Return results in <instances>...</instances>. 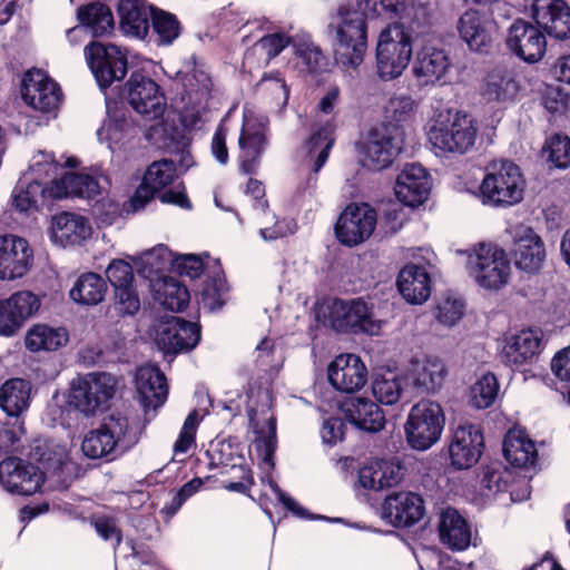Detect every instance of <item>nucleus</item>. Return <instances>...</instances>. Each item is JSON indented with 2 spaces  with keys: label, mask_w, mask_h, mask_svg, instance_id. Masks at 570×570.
<instances>
[{
  "label": "nucleus",
  "mask_w": 570,
  "mask_h": 570,
  "mask_svg": "<svg viewBox=\"0 0 570 570\" xmlns=\"http://www.w3.org/2000/svg\"><path fill=\"white\" fill-rule=\"evenodd\" d=\"M519 90L512 72L504 67H495L487 75L482 87V96L489 101H508Z\"/></svg>",
  "instance_id": "nucleus-39"
},
{
  "label": "nucleus",
  "mask_w": 570,
  "mask_h": 570,
  "mask_svg": "<svg viewBox=\"0 0 570 570\" xmlns=\"http://www.w3.org/2000/svg\"><path fill=\"white\" fill-rule=\"evenodd\" d=\"M261 86L272 95V99L276 107L283 108L286 106L289 90L279 72L265 76L262 79Z\"/></svg>",
  "instance_id": "nucleus-61"
},
{
  "label": "nucleus",
  "mask_w": 570,
  "mask_h": 570,
  "mask_svg": "<svg viewBox=\"0 0 570 570\" xmlns=\"http://www.w3.org/2000/svg\"><path fill=\"white\" fill-rule=\"evenodd\" d=\"M416 109L417 102L412 96L406 94L393 95L383 107L384 124L381 126L402 129V125L414 118Z\"/></svg>",
  "instance_id": "nucleus-46"
},
{
  "label": "nucleus",
  "mask_w": 570,
  "mask_h": 570,
  "mask_svg": "<svg viewBox=\"0 0 570 570\" xmlns=\"http://www.w3.org/2000/svg\"><path fill=\"white\" fill-rule=\"evenodd\" d=\"M114 307L121 315H135L140 308V298L134 285L114 289Z\"/></svg>",
  "instance_id": "nucleus-57"
},
{
  "label": "nucleus",
  "mask_w": 570,
  "mask_h": 570,
  "mask_svg": "<svg viewBox=\"0 0 570 570\" xmlns=\"http://www.w3.org/2000/svg\"><path fill=\"white\" fill-rule=\"evenodd\" d=\"M404 132L396 127L377 126L356 145L363 166L372 170L389 167L403 146Z\"/></svg>",
  "instance_id": "nucleus-9"
},
{
  "label": "nucleus",
  "mask_w": 570,
  "mask_h": 570,
  "mask_svg": "<svg viewBox=\"0 0 570 570\" xmlns=\"http://www.w3.org/2000/svg\"><path fill=\"white\" fill-rule=\"evenodd\" d=\"M128 420L117 413L111 414L105 423L88 432L81 443L82 453L90 459H100L116 454L118 449L129 446L126 442Z\"/></svg>",
  "instance_id": "nucleus-10"
},
{
  "label": "nucleus",
  "mask_w": 570,
  "mask_h": 570,
  "mask_svg": "<svg viewBox=\"0 0 570 570\" xmlns=\"http://www.w3.org/2000/svg\"><path fill=\"white\" fill-rule=\"evenodd\" d=\"M155 299L173 312L183 311L189 302V293L185 285L174 277H164L153 285Z\"/></svg>",
  "instance_id": "nucleus-41"
},
{
  "label": "nucleus",
  "mask_w": 570,
  "mask_h": 570,
  "mask_svg": "<svg viewBox=\"0 0 570 570\" xmlns=\"http://www.w3.org/2000/svg\"><path fill=\"white\" fill-rule=\"evenodd\" d=\"M142 178L146 179L148 186L161 191L176 180V164L169 159L156 160L147 167Z\"/></svg>",
  "instance_id": "nucleus-52"
},
{
  "label": "nucleus",
  "mask_w": 570,
  "mask_h": 570,
  "mask_svg": "<svg viewBox=\"0 0 570 570\" xmlns=\"http://www.w3.org/2000/svg\"><path fill=\"white\" fill-rule=\"evenodd\" d=\"M136 135V129L124 114H115L98 129V139L108 142L110 150L122 147Z\"/></svg>",
  "instance_id": "nucleus-47"
},
{
  "label": "nucleus",
  "mask_w": 570,
  "mask_h": 570,
  "mask_svg": "<svg viewBox=\"0 0 570 570\" xmlns=\"http://www.w3.org/2000/svg\"><path fill=\"white\" fill-rule=\"evenodd\" d=\"M476 127L473 119L459 111L439 110L428 131L429 141L442 153H466L475 141Z\"/></svg>",
  "instance_id": "nucleus-4"
},
{
  "label": "nucleus",
  "mask_w": 570,
  "mask_h": 570,
  "mask_svg": "<svg viewBox=\"0 0 570 570\" xmlns=\"http://www.w3.org/2000/svg\"><path fill=\"white\" fill-rule=\"evenodd\" d=\"M503 455L511 465L517 468L532 466L537 461L534 443L517 430L509 431L504 436Z\"/></svg>",
  "instance_id": "nucleus-38"
},
{
  "label": "nucleus",
  "mask_w": 570,
  "mask_h": 570,
  "mask_svg": "<svg viewBox=\"0 0 570 570\" xmlns=\"http://www.w3.org/2000/svg\"><path fill=\"white\" fill-rule=\"evenodd\" d=\"M402 8L403 0H355L340 4L327 24L336 62L344 68H357L366 51V18L392 19Z\"/></svg>",
  "instance_id": "nucleus-1"
},
{
  "label": "nucleus",
  "mask_w": 570,
  "mask_h": 570,
  "mask_svg": "<svg viewBox=\"0 0 570 570\" xmlns=\"http://www.w3.org/2000/svg\"><path fill=\"white\" fill-rule=\"evenodd\" d=\"M91 232L88 218L82 215L63 212L51 218L50 238L63 247L82 243Z\"/></svg>",
  "instance_id": "nucleus-29"
},
{
  "label": "nucleus",
  "mask_w": 570,
  "mask_h": 570,
  "mask_svg": "<svg viewBox=\"0 0 570 570\" xmlns=\"http://www.w3.org/2000/svg\"><path fill=\"white\" fill-rule=\"evenodd\" d=\"M40 298L30 291H20L0 301V335L12 336L40 308Z\"/></svg>",
  "instance_id": "nucleus-17"
},
{
  "label": "nucleus",
  "mask_w": 570,
  "mask_h": 570,
  "mask_svg": "<svg viewBox=\"0 0 570 570\" xmlns=\"http://www.w3.org/2000/svg\"><path fill=\"white\" fill-rule=\"evenodd\" d=\"M327 375L335 390L355 393L365 385L367 370L360 356L341 354L328 365Z\"/></svg>",
  "instance_id": "nucleus-24"
},
{
  "label": "nucleus",
  "mask_w": 570,
  "mask_h": 570,
  "mask_svg": "<svg viewBox=\"0 0 570 570\" xmlns=\"http://www.w3.org/2000/svg\"><path fill=\"white\" fill-rule=\"evenodd\" d=\"M107 293L105 279L96 273L80 275L70 289V297L79 304L97 305Z\"/></svg>",
  "instance_id": "nucleus-45"
},
{
  "label": "nucleus",
  "mask_w": 570,
  "mask_h": 570,
  "mask_svg": "<svg viewBox=\"0 0 570 570\" xmlns=\"http://www.w3.org/2000/svg\"><path fill=\"white\" fill-rule=\"evenodd\" d=\"M198 428V414L191 411L180 430L178 439L174 444V453L176 456L186 454L190 449L196 446V432Z\"/></svg>",
  "instance_id": "nucleus-58"
},
{
  "label": "nucleus",
  "mask_w": 570,
  "mask_h": 570,
  "mask_svg": "<svg viewBox=\"0 0 570 570\" xmlns=\"http://www.w3.org/2000/svg\"><path fill=\"white\" fill-rule=\"evenodd\" d=\"M513 258L515 267L528 274H535L543 267L547 258L546 246L532 228H515Z\"/></svg>",
  "instance_id": "nucleus-20"
},
{
  "label": "nucleus",
  "mask_w": 570,
  "mask_h": 570,
  "mask_svg": "<svg viewBox=\"0 0 570 570\" xmlns=\"http://www.w3.org/2000/svg\"><path fill=\"white\" fill-rule=\"evenodd\" d=\"M456 30L470 51L488 53L497 36V22L485 12L468 9L458 19Z\"/></svg>",
  "instance_id": "nucleus-14"
},
{
  "label": "nucleus",
  "mask_w": 570,
  "mask_h": 570,
  "mask_svg": "<svg viewBox=\"0 0 570 570\" xmlns=\"http://www.w3.org/2000/svg\"><path fill=\"white\" fill-rule=\"evenodd\" d=\"M498 391L497 377L491 373L484 374L472 385L470 403L476 409H487L493 404Z\"/></svg>",
  "instance_id": "nucleus-53"
},
{
  "label": "nucleus",
  "mask_w": 570,
  "mask_h": 570,
  "mask_svg": "<svg viewBox=\"0 0 570 570\" xmlns=\"http://www.w3.org/2000/svg\"><path fill=\"white\" fill-rule=\"evenodd\" d=\"M115 380L106 373L75 377L69 385L68 405L86 417L102 412L115 394Z\"/></svg>",
  "instance_id": "nucleus-5"
},
{
  "label": "nucleus",
  "mask_w": 570,
  "mask_h": 570,
  "mask_svg": "<svg viewBox=\"0 0 570 570\" xmlns=\"http://www.w3.org/2000/svg\"><path fill=\"white\" fill-rule=\"evenodd\" d=\"M397 287L406 302L422 304L431 295L430 274L420 263L407 264L399 273Z\"/></svg>",
  "instance_id": "nucleus-31"
},
{
  "label": "nucleus",
  "mask_w": 570,
  "mask_h": 570,
  "mask_svg": "<svg viewBox=\"0 0 570 570\" xmlns=\"http://www.w3.org/2000/svg\"><path fill=\"white\" fill-rule=\"evenodd\" d=\"M466 268L474 282L488 289L505 285L511 272L504 250L491 244H480L470 253Z\"/></svg>",
  "instance_id": "nucleus-8"
},
{
  "label": "nucleus",
  "mask_w": 570,
  "mask_h": 570,
  "mask_svg": "<svg viewBox=\"0 0 570 570\" xmlns=\"http://www.w3.org/2000/svg\"><path fill=\"white\" fill-rule=\"evenodd\" d=\"M464 314V304L460 298L443 297L436 306V320L445 325H455Z\"/></svg>",
  "instance_id": "nucleus-59"
},
{
  "label": "nucleus",
  "mask_w": 570,
  "mask_h": 570,
  "mask_svg": "<svg viewBox=\"0 0 570 570\" xmlns=\"http://www.w3.org/2000/svg\"><path fill=\"white\" fill-rule=\"evenodd\" d=\"M512 479V473L500 463H493L482 469L480 475V493L484 498H492L504 492Z\"/></svg>",
  "instance_id": "nucleus-49"
},
{
  "label": "nucleus",
  "mask_w": 570,
  "mask_h": 570,
  "mask_svg": "<svg viewBox=\"0 0 570 570\" xmlns=\"http://www.w3.org/2000/svg\"><path fill=\"white\" fill-rule=\"evenodd\" d=\"M87 62L101 88L121 80L127 73L126 53L115 45L91 42L85 48Z\"/></svg>",
  "instance_id": "nucleus-12"
},
{
  "label": "nucleus",
  "mask_w": 570,
  "mask_h": 570,
  "mask_svg": "<svg viewBox=\"0 0 570 570\" xmlns=\"http://www.w3.org/2000/svg\"><path fill=\"white\" fill-rule=\"evenodd\" d=\"M32 249L26 239L14 235L0 237V278L22 277L31 267Z\"/></svg>",
  "instance_id": "nucleus-27"
},
{
  "label": "nucleus",
  "mask_w": 570,
  "mask_h": 570,
  "mask_svg": "<svg viewBox=\"0 0 570 570\" xmlns=\"http://www.w3.org/2000/svg\"><path fill=\"white\" fill-rule=\"evenodd\" d=\"M60 169L51 154L38 153L29 169L19 179L13 195V206L22 213L38 210L49 202L66 196L62 185H56Z\"/></svg>",
  "instance_id": "nucleus-2"
},
{
  "label": "nucleus",
  "mask_w": 570,
  "mask_h": 570,
  "mask_svg": "<svg viewBox=\"0 0 570 570\" xmlns=\"http://www.w3.org/2000/svg\"><path fill=\"white\" fill-rule=\"evenodd\" d=\"M335 125L333 120H326L325 124L308 140L311 154H316L313 171L317 174L327 161L330 150L334 144Z\"/></svg>",
  "instance_id": "nucleus-50"
},
{
  "label": "nucleus",
  "mask_w": 570,
  "mask_h": 570,
  "mask_svg": "<svg viewBox=\"0 0 570 570\" xmlns=\"http://www.w3.org/2000/svg\"><path fill=\"white\" fill-rule=\"evenodd\" d=\"M532 17L550 37L570 38V8L563 0H534Z\"/></svg>",
  "instance_id": "nucleus-26"
},
{
  "label": "nucleus",
  "mask_w": 570,
  "mask_h": 570,
  "mask_svg": "<svg viewBox=\"0 0 570 570\" xmlns=\"http://www.w3.org/2000/svg\"><path fill=\"white\" fill-rule=\"evenodd\" d=\"M68 332L63 327H50L38 324L29 330L26 346L32 352L56 351L68 342Z\"/></svg>",
  "instance_id": "nucleus-44"
},
{
  "label": "nucleus",
  "mask_w": 570,
  "mask_h": 570,
  "mask_svg": "<svg viewBox=\"0 0 570 570\" xmlns=\"http://www.w3.org/2000/svg\"><path fill=\"white\" fill-rule=\"evenodd\" d=\"M525 181L520 168L505 159L493 160L485 167L480 185L482 203L493 207H510L523 199Z\"/></svg>",
  "instance_id": "nucleus-3"
},
{
  "label": "nucleus",
  "mask_w": 570,
  "mask_h": 570,
  "mask_svg": "<svg viewBox=\"0 0 570 570\" xmlns=\"http://www.w3.org/2000/svg\"><path fill=\"white\" fill-rule=\"evenodd\" d=\"M200 340L197 324L171 317L158 326L156 343L165 353H178L194 348Z\"/></svg>",
  "instance_id": "nucleus-19"
},
{
  "label": "nucleus",
  "mask_w": 570,
  "mask_h": 570,
  "mask_svg": "<svg viewBox=\"0 0 570 570\" xmlns=\"http://www.w3.org/2000/svg\"><path fill=\"white\" fill-rule=\"evenodd\" d=\"M381 460H372L358 470V484L367 490H382Z\"/></svg>",
  "instance_id": "nucleus-64"
},
{
  "label": "nucleus",
  "mask_w": 570,
  "mask_h": 570,
  "mask_svg": "<svg viewBox=\"0 0 570 570\" xmlns=\"http://www.w3.org/2000/svg\"><path fill=\"white\" fill-rule=\"evenodd\" d=\"M106 276L114 289L134 285L132 267L122 259H114L106 269Z\"/></svg>",
  "instance_id": "nucleus-60"
},
{
  "label": "nucleus",
  "mask_w": 570,
  "mask_h": 570,
  "mask_svg": "<svg viewBox=\"0 0 570 570\" xmlns=\"http://www.w3.org/2000/svg\"><path fill=\"white\" fill-rule=\"evenodd\" d=\"M449 68V58L442 49L424 47L417 52L412 70L420 86H432L445 76Z\"/></svg>",
  "instance_id": "nucleus-33"
},
{
  "label": "nucleus",
  "mask_w": 570,
  "mask_h": 570,
  "mask_svg": "<svg viewBox=\"0 0 570 570\" xmlns=\"http://www.w3.org/2000/svg\"><path fill=\"white\" fill-rule=\"evenodd\" d=\"M482 448L483 435L480 428L470 423L460 424L449 448L452 465L459 470L471 468L479 461Z\"/></svg>",
  "instance_id": "nucleus-21"
},
{
  "label": "nucleus",
  "mask_w": 570,
  "mask_h": 570,
  "mask_svg": "<svg viewBox=\"0 0 570 570\" xmlns=\"http://www.w3.org/2000/svg\"><path fill=\"white\" fill-rule=\"evenodd\" d=\"M507 46L522 60L537 62L546 53L547 41L539 28L524 20H517L509 28Z\"/></svg>",
  "instance_id": "nucleus-18"
},
{
  "label": "nucleus",
  "mask_w": 570,
  "mask_h": 570,
  "mask_svg": "<svg viewBox=\"0 0 570 570\" xmlns=\"http://www.w3.org/2000/svg\"><path fill=\"white\" fill-rule=\"evenodd\" d=\"M136 387L142 406L146 410L160 407L168 394L166 377L154 365H144L137 370Z\"/></svg>",
  "instance_id": "nucleus-30"
},
{
  "label": "nucleus",
  "mask_w": 570,
  "mask_h": 570,
  "mask_svg": "<svg viewBox=\"0 0 570 570\" xmlns=\"http://www.w3.org/2000/svg\"><path fill=\"white\" fill-rule=\"evenodd\" d=\"M446 367L436 356H425L414 360L409 370V379L413 386L423 392H435L444 382Z\"/></svg>",
  "instance_id": "nucleus-36"
},
{
  "label": "nucleus",
  "mask_w": 570,
  "mask_h": 570,
  "mask_svg": "<svg viewBox=\"0 0 570 570\" xmlns=\"http://www.w3.org/2000/svg\"><path fill=\"white\" fill-rule=\"evenodd\" d=\"M154 8L145 0H119V24L124 35L145 39L149 31V20Z\"/></svg>",
  "instance_id": "nucleus-32"
},
{
  "label": "nucleus",
  "mask_w": 570,
  "mask_h": 570,
  "mask_svg": "<svg viewBox=\"0 0 570 570\" xmlns=\"http://www.w3.org/2000/svg\"><path fill=\"white\" fill-rule=\"evenodd\" d=\"M432 179L420 164H407L397 175L395 195L409 207L422 205L429 197Z\"/></svg>",
  "instance_id": "nucleus-23"
},
{
  "label": "nucleus",
  "mask_w": 570,
  "mask_h": 570,
  "mask_svg": "<svg viewBox=\"0 0 570 570\" xmlns=\"http://www.w3.org/2000/svg\"><path fill=\"white\" fill-rule=\"evenodd\" d=\"M542 332L539 328H524L511 336L502 350V357L510 366L530 362L539 354Z\"/></svg>",
  "instance_id": "nucleus-34"
},
{
  "label": "nucleus",
  "mask_w": 570,
  "mask_h": 570,
  "mask_svg": "<svg viewBox=\"0 0 570 570\" xmlns=\"http://www.w3.org/2000/svg\"><path fill=\"white\" fill-rule=\"evenodd\" d=\"M150 19L160 43L169 45L179 36V22L174 14L154 9Z\"/></svg>",
  "instance_id": "nucleus-56"
},
{
  "label": "nucleus",
  "mask_w": 570,
  "mask_h": 570,
  "mask_svg": "<svg viewBox=\"0 0 570 570\" xmlns=\"http://www.w3.org/2000/svg\"><path fill=\"white\" fill-rule=\"evenodd\" d=\"M411 57V37L403 26L394 23L381 31L376 46V72L382 80L399 78Z\"/></svg>",
  "instance_id": "nucleus-6"
},
{
  "label": "nucleus",
  "mask_w": 570,
  "mask_h": 570,
  "mask_svg": "<svg viewBox=\"0 0 570 570\" xmlns=\"http://www.w3.org/2000/svg\"><path fill=\"white\" fill-rule=\"evenodd\" d=\"M405 381V377L396 371L385 370L379 372L372 382V393L380 403L393 405L400 400Z\"/></svg>",
  "instance_id": "nucleus-43"
},
{
  "label": "nucleus",
  "mask_w": 570,
  "mask_h": 570,
  "mask_svg": "<svg viewBox=\"0 0 570 570\" xmlns=\"http://www.w3.org/2000/svg\"><path fill=\"white\" fill-rule=\"evenodd\" d=\"M543 153L557 168H567L570 166V138L564 135H553L547 139Z\"/></svg>",
  "instance_id": "nucleus-55"
},
{
  "label": "nucleus",
  "mask_w": 570,
  "mask_h": 570,
  "mask_svg": "<svg viewBox=\"0 0 570 570\" xmlns=\"http://www.w3.org/2000/svg\"><path fill=\"white\" fill-rule=\"evenodd\" d=\"M423 514V500L413 492L393 493L382 504V517L394 527H410L420 521Z\"/></svg>",
  "instance_id": "nucleus-28"
},
{
  "label": "nucleus",
  "mask_w": 570,
  "mask_h": 570,
  "mask_svg": "<svg viewBox=\"0 0 570 570\" xmlns=\"http://www.w3.org/2000/svg\"><path fill=\"white\" fill-rule=\"evenodd\" d=\"M293 47L295 56L301 59L308 72L316 73L326 68V57L308 37L304 36L294 40Z\"/></svg>",
  "instance_id": "nucleus-51"
},
{
  "label": "nucleus",
  "mask_w": 570,
  "mask_h": 570,
  "mask_svg": "<svg viewBox=\"0 0 570 570\" xmlns=\"http://www.w3.org/2000/svg\"><path fill=\"white\" fill-rule=\"evenodd\" d=\"M128 100L138 114L150 119L160 117L165 109L158 85L140 73H132L128 81Z\"/></svg>",
  "instance_id": "nucleus-25"
},
{
  "label": "nucleus",
  "mask_w": 570,
  "mask_h": 570,
  "mask_svg": "<svg viewBox=\"0 0 570 570\" xmlns=\"http://www.w3.org/2000/svg\"><path fill=\"white\" fill-rule=\"evenodd\" d=\"M247 194L252 197L253 213L266 216L265 223H271L275 218V214L268 210V204L265 197V188L259 180L249 179L247 184Z\"/></svg>",
  "instance_id": "nucleus-63"
},
{
  "label": "nucleus",
  "mask_w": 570,
  "mask_h": 570,
  "mask_svg": "<svg viewBox=\"0 0 570 570\" xmlns=\"http://www.w3.org/2000/svg\"><path fill=\"white\" fill-rule=\"evenodd\" d=\"M331 323L338 332L365 333L379 335L382 321L376 320L368 305L361 298L333 303Z\"/></svg>",
  "instance_id": "nucleus-11"
},
{
  "label": "nucleus",
  "mask_w": 570,
  "mask_h": 570,
  "mask_svg": "<svg viewBox=\"0 0 570 570\" xmlns=\"http://www.w3.org/2000/svg\"><path fill=\"white\" fill-rule=\"evenodd\" d=\"M142 262L150 273H159L174 265L175 259L168 247L158 245L144 254Z\"/></svg>",
  "instance_id": "nucleus-62"
},
{
  "label": "nucleus",
  "mask_w": 570,
  "mask_h": 570,
  "mask_svg": "<svg viewBox=\"0 0 570 570\" xmlns=\"http://www.w3.org/2000/svg\"><path fill=\"white\" fill-rule=\"evenodd\" d=\"M253 218L259 225V234L264 240L271 242L286 237L295 232L296 225L293 220L286 218H275L271 223H264L266 216L253 213Z\"/></svg>",
  "instance_id": "nucleus-54"
},
{
  "label": "nucleus",
  "mask_w": 570,
  "mask_h": 570,
  "mask_svg": "<svg viewBox=\"0 0 570 570\" xmlns=\"http://www.w3.org/2000/svg\"><path fill=\"white\" fill-rule=\"evenodd\" d=\"M21 95L27 105L41 112L55 111L61 100L58 83L40 69L29 70L24 75Z\"/></svg>",
  "instance_id": "nucleus-16"
},
{
  "label": "nucleus",
  "mask_w": 570,
  "mask_h": 570,
  "mask_svg": "<svg viewBox=\"0 0 570 570\" xmlns=\"http://www.w3.org/2000/svg\"><path fill=\"white\" fill-rule=\"evenodd\" d=\"M444 425L445 415L440 403L419 401L411 407L404 425L407 444L417 451L432 448L440 440Z\"/></svg>",
  "instance_id": "nucleus-7"
},
{
  "label": "nucleus",
  "mask_w": 570,
  "mask_h": 570,
  "mask_svg": "<svg viewBox=\"0 0 570 570\" xmlns=\"http://www.w3.org/2000/svg\"><path fill=\"white\" fill-rule=\"evenodd\" d=\"M31 384L22 379H11L0 387V407L9 416H19L30 405Z\"/></svg>",
  "instance_id": "nucleus-40"
},
{
  "label": "nucleus",
  "mask_w": 570,
  "mask_h": 570,
  "mask_svg": "<svg viewBox=\"0 0 570 570\" xmlns=\"http://www.w3.org/2000/svg\"><path fill=\"white\" fill-rule=\"evenodd\" d=\"M341 410L351 423L364 431L377 432L385 424L383 411L365 397L348 399L342 403Z\"/></svg>",
  "instance_id": "nucleus-35"
},
{
  "label": "nucleus",
  "mask_w": 570,
  "mask_h": 570,
  "mask_svg": "<svg viewBox=\"0 0 570 570\" xmlns=\"http://www.w3.org/2000/svg\"><path fill=\"white\" fill-rule=\"evenodd\" d=\"M56 185L65 187V197L94 198L100 191L98 179L89 174L65 173L59 179L56 177Z\"/></svg>",
  "instance_id": "nucleus-48"
},
{
  "label": "nucleus",
  "mask_w": 570,
  "mask_h": 570,
  "mask_svg": "<svg viewBox=\"0 0 570 570\" xmlns=\"http://www.w3.org/2000/svg\"><path fill=\"white\" fill-rule=\"evenodd\" d=\"M78 19L94 37L110 35L115 28L111 10L101 2H94L78 9Z\"/></svg>",
  "instance_id": "nucleus-42"
},
{
  "label": "nucleus",
  "mask_w": 570,
  "mask_h": 570,
  "mask_svg": "<svg viewBox=\"0 0 570 570\" xmlns=\"http://www.w3.org/2000/svg\"><path fill=\"white\" fill-rule=\"evenodd\" d=\"M441 541L453 550H465L471 543V530L465 519L455 509L441 513L439 524Z\"/></svg>",
  "instance_id": "nucleus-37"
},
{
  "label": "nucleus",
  "mask_w": 570,
  "mask_h": 570,
  "mask_svg": "<svg viewBox=\"0 0 570 570\" xmlns=\"http://www.w3.org/2000/svg\"><path fill=\"white\" fill-rule=\"evenodd\" d=\"M266 124L267 119L265 117L256 118L252 112H245L244 115L238 145L242 150V169L246 174L255 171L258 166V159L266 146Z\"/></svg>",
  "instance_id": "nucleus-22"
},
{
  "label": "nucleus",
  "mask_w": 570,
  "mask_h": 570,
  "mask_svg": "<svg viewBox=\"0 0 570 570\" xmlns=\"http://www.w3.org/2000/svg\"><path fill=\"white\" fill-rule=\"evenodd\" d=\"M376 223V213L370 205L350 204L337 218L335 235L343 245L356 246L372 235Z\"/></svg>",
  "instance_id": "nucleus-13"
},
{
  "label": "nucleus",
  "mask_w": 570,
  "mask_h": 570,
  "mask_svg": "<svg viewBox=\"0 0 570 570\" xmlns=\"http://www.w3.org/2000/svg\"><path fill=\"white\" fill-rule=\"evenodd\" d=\"M43 480V473L22 459L8 458L0 463V484L9 493L31 495L40 489Z\"/></svg>",
  "instance_id": "nucleus-15"
}]
</instances>
